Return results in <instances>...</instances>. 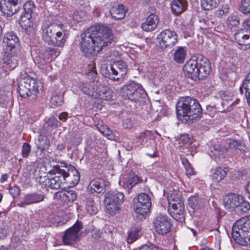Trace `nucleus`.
Instances as JSON below:
<instances>
[{
  "mask_svg": "<svg viewBox=\"0 0 250 250\" xmlns=\"http://www.w3.org/2000/svg\"><path fill=\"white\" fill-rule=\"evenodd\" d=\"M16 54H3V61L10 70L14 69L18 65V60L16 57Z\"/></svg>",
  "mask_w": 250,
  "mask_h": 250,
  "instance_id": "obj_33",
  "label": "nucleus"
},
{
  "mask_svg": "<svg viewBox=\"0 0 250 250\" xmlns=\"http://www.w3.org/2000/svg\"><path fill=\"white\" fill-rule=\"evenodd\" d=\"M188 206L194 210H197L202 206L201 201L196 196H191L188 200Z\"/></svg>",
  "mask_w": 250,
  "mask_h": 250,
  "instance_id": "obj_42",
  "label": "nucleus"
},
{
  "mask_svg": "<svg viewBox=\"0 0 250 250\" xmlns=\"http://www.w3.org/2000/svg\"><path fill=\"white\" fill-rule=\"evenodd\" d=\"M42 87L41 83L32 78L25 77L20 83L18 92L22 98H27L31 100L35 99L39 92V88Z\"/></svg>",
  "mask_w": 250,
  "mask_h": 250,
  "instance_id": "obj_7",
  "label": "nucleus"
},
{
  "mask_svg": "<svg viewBox=\"0 0 250 250\" xmlns=\"http://www.w3.org/2000/svg\"><path fill=\"white\" fill-rule=\"evenodd\" d=\"M35 64H36L38 66L41 68L43 69L47 61L44 59H42L40 57H36L34 60Z\"/></svg>",
  "mask_w": 250,
  "mask_h": 250,
  "instance_id": "obj_51",
  "label": "nucleus"
},
{
  "mask_svg": "<svg viewBox=\"0 0 250 250\" xmlns=\"http://www.w3.org/2000/svg\"><path fill=\"white\" fill-rule=\"evenodd\" d=\"M151 206L150 196L145 193H141L134 200L132 205L133 216L135 220L142 221L145 219V215L149 212Z\"/></svg>",
  "mask_w": 250,
  "mask_h": 250,
  "instance_id": "obj_6",
  "label": "nucleus"
},
{
  "mask_svg": "<svg viewBox=\"0 0 250 250\" xmlns=\"http://www.w3.org/2000/svg\"><path fill=\"white\" fill-rule=\"evenodd\" d=\"M168 211L170 215L176 221L182 222L185 219L184 205L168 208Z\"/></svg>",
  "mask_w": 250,
  "mask_h": 250,
  "instance_id": "obj_25",
  "label": "nucleus"
},
{
  "mask_svg": "<svg viewBox=\"0 0 250 250\" xmlns=\"http://www.w3.org/2000/svg\"><path fill=\"white\" fill-rule=\"evenodd\" d=\"M150 134V132L149 131H146L141 133L138 137H136L134 141L136 146L143 145L146 143Z\"/></svg>",
  "mask_w": 250,
  "mask_h": 250,
  "instance_id": "obj_40",
  "label": "nucleus"
},
{
  "mask_svg": "<svg viewBox=\"0 0 250 250\" xmlns=\"http://www.w3.org/2000/svg\"><path fill=\"white\" fill-rule=\"evenodd\" d=\"M48 126H51L52 127H57L61 125V123L58 121L56 117L53 116L49 118L46 123Z\"/></svg>",
  "mask_w": 250,
  "mask_h": 250,
  "instance_id": "obj_48",
  "label": "nucleus"
},
{
  "mask_svg": "<svg viewBox=\"0 0 250 250\" xmlns=\"http://www.w3.org/2000/svg\"><path fill=\"white\" fill-rule=\"evenodd\" d=\"M159 47L163 50L170 49L178 41L177 33L170 29L161 31L157 37Z\"/></svg>",
  "mask_w": 250,
  "mask_h": 250,
  "instance_id": "obj_12",
  "label": "nucleus"
},
{
  "mask_svg": "<svg viewBox=\"0 0 250 250\" xmlns=\"http://www.w3.org/2000/svg\"><path fill=\"white\" fill-rule=\"evenodd\" d=\"M240 142V141L230 139L227 140V143L229 145L230 147L235 148L236 149H237L238 147L239 146Z\"/></svg>",
  "mask_w": 250,
  "mask_h": 250,
  "instance_id": "obj_55",
  "label": "nucleus"
},
{
  "mask_svg": "<svg viewBox=\"0 0 250 250\" xmlns=\"http://www.w3.org/2000/svg\"><path fill=\"white\" fill-rule=\"evenodd\" d=\"M142 235L141 229L138 227H133L128 232L127 238V243L132 244Z\"/></svg>",
  "mask_w": 250,
  "mask_h": 250,
  "instance_id": "obj_36",
  "label": "nucleus"
},
{
  "mask_svg": "<svg viewBox=\"0 0 250 250\" xmlns=\"http://www.w3.org/2000/svg\"><path fill=\"white\" fill-rule=\"evenodd\" d=\"M153 224L156 231L159 234H167L171 229L170 222L166 215L161 214L157 216L154 219Z\"/></svg>",
  "mask_w": 250,
  "mask_h": 250,
  "instance_id": "obj_17",
  "label": "nucleus"
},
{
  "mask_svg": "<svg viewBox=\"0 0 250 250\" xmlns=\"http://www.w3.org/2000/svg\"><path fill=\"white\" fill-rule=\"evenodd\" d=\"M50 102L51 107L52 108H55L62 105L63 103L62 94L57 92L54 93L51 98Z\"/></svg>",
  "mask_w": 250,
  "mask_h": 250,
  "instance_id": "obj_38",
  "label": "nucleus"
},
{
  "mask_svg": "<svg viewBox=\"0 0 250 250\" xmlns=\"http://www.w3.org/2000/svg\"><path fill=\"white\" fill-rule=\"evenodd\" d=\"M169 208L177 207L178 205H184L182 199V194L179 191H174L167 197Z\"/></svg>",
  "mask_w": 250,
  "mask_h": 250,
  "instance_id": "obj_31",
  "label": "nucleus"
},
{
  "mask_svg": "<svg viewBox=\"0 0 250 250\" xmlns=\"http://www.w3.org/2000/svg\"><path fill=\"white\" fill-rule=\"evenodd\" d=\"M133 125V123L130 119H126L123 122V126L125 128L130 129Z\"/></svg>",
  "mask_w": 250,
  "mask_h": 250,
  "instance_id": "obj_56",
  "label": "nucleus"
},
{
  "mask_svg": "<svg viewBox=\"0 0 250 250\" xmlns=\"http://www.w3.org/2000/svg\"><path fill=\"white\" fill-rule=\"evenodd\" d=\"M54 198L65 203L73 202L77 198V194L73 190L61 191L54 194Z\"/></svg>",
  "mask_w": 250,
  "mask_h": 250,
  "instance_id": "obj_22",
  "label": "nucleus"
},
{
  "mask_svg": "<svg viewBox=\"0 0 250 250\" xmlns=\"http://www.w3.org/2000/svg\"><path fill=\"white\" fill-rule=\"evenodd\" d=\"M206 109L207 112L206 113L212 116L215 113L216 108L215 105H208L207 106Z\"/></svg>",
  "mask_w": 250,
  "mask_h": 250,
  "instance_id": "obj_57",
  "label": "nucleus"
},
{
  "mask_svg": "<svg viewBox=\"0 0 250 250\" xmlns=\"http://www.w3.org/2000/svg\"><path fill=\"white\" fill-rule=\"evenodd\" d=\"M59 168H60L59 166H56L54 168V174L55 176L53 177L47 178L45 179L43 181L42 177L40 176L39 182L42 186H44L45 188H49L52 189H58L61 188L62 185L64 183L63 179H62V175L58 174ZM45 178V177H44Z\"/></svg>",
  "mask_w": 250,
  "mask_h": 250,
  "instance_id": "obj_15",
  "label": "nucleus"
},
{
  "mask_svg": "<svg viewBox=\"0 0 250 250\" xmlns=\"http://www.w3.org/2000/svg\"><path fill=\"white\" fill-rule=\"evenodd\" d=\"M68 117V113L66 112H62L59 116V119L60 120L64 122L66 120Z\"/></svg>",
  "mask_w": 250,
  "mask_h": 250,
  "instance_id": "obj_64",
  "label": "nucleus"
},
{
  "mask_svg": "<svg viewBox=\"0 0 250 250\" xmlns=\"http://www.w3.org/2000/svg\"><path fill=\"white\" fill-rule=\"evenodd\" d=\"M19 4L0 2V8L2 12L7 17H11L19 10Z\"/></svg>",
  "mask_w": 250,
  "mask_h": 250,
  "instance_id": "obj_27",
  "label": "nucleus"
},
{
  "mask_svg": "<svg viewBox=\"0 0 250 250\" xmlns=\"http://www.w3.org/2000/svg\"><path fill=\"white\" fill-rule=\"evenodd\" d=\"M31 151V146L27 143H24L23 144L21 149V154L23 158H27L28 157L29 153Z\"/></svg>",
  "mask_w": 250,
  "mask_h": 250,
  "instance_id": "obj_49",
  "label": "nucleus"
},
{
  "mask_svg": "<svg viewBox=\"0 0 250 250\" xmlns=\"http://www.w3.org/2000/svg\"><path fill=\"white\" fill-rule=\"evenodd\" d=\"M79 88L82 90V91L88 95H90L91 96H96L95 93H96V89H95L94 88H90L87 86V84L85 83H81L79 86Z\"/></svg>",
  "mask_w": 250,
  "mask_h": 250,
  "instance_id": "obj_44",
  "label": "nucleus"
},
{
  "mask_svg": "<svg viewBox=\"0 0 250 250\" xmlns=\"http://www.w3.org/2000/svg\"><path fill=\"white\" fill-rule=\"evenodd\" d=\"M227 148L219 144H212L209 147V155L210 156L217 161V159L226 157Z\"/></svg>",
  "mask_w": 250,
  "mask_h": 250,
  "instance_id": "obj_23",
  "label": "nucleus"
},
{
  "mask_svg": "<svg viewBox=\"0 0 250 250\" xmlns=\"http://www.w3.org/2000/svg\"><path fill=\"white\" fill-rule=\"evenodd\" d=\"M234 40L239 45H250V31L246 29L237 30L234 34Z\"/></svg>",
  "mask_w": 250,
  "mask_h": 250,
  "instance_id": "obj_21",
  "label": "nucleus"
},
{
  "mask_svg": "<svg viewBox=\"0 0 250 250\" xmlns=\"http://www.w3.org/2000/svg\"><path fill=\"white\" fill-rule=\"evenodd\" d=\"M239 10L245 14H250V0H242Z\"/></svg>",
  "mask_w": 250,
  "mask_h": 250,
  "instance_id": "obj_45",
  "label": "nucleus"
},
{
  "mask_svg": "<svg viewBox=\"0 0 250 250\" xmlns=\"http://www.w3.org/2000/svg\"><path fill=\"white\" fill-rule=\"evenodd\" d=\"M228 171V168L226 167H218L212 169L211 176L212 182L214 184L219 183L226 176Z\"/></svg>",
  "mask_w": 250,
  "mask_h": 250,
  "instance_id": "obj_28",
  "label": "nucleus"
},
{
  "mask_svg": "<svg viewBox=\"0 0 250 250\" xmlns=\"http://www.w3.org/2000/svg\"><path fill=\"white\" fill-rule=\"evenodd\" d=\"M185 75L194 81L207 78L211 71V64L208 59L201 54L192 56L183 66Z\"/></svg>",
  "mask_w": 250,
  "mask_h": 250,
  "instance_id": "obj_2",
  "label": "nucleus"
},
{
  "mask_svg": "<svg viewBox=\"0 0 250 250\" xmlns=\"http://www.w3.org/2000/svg\"><path fill=\"white\" fill-rule=\"evenodd\" d=\"M219 2V0H202L201 6L205 10H211L216 8Z\"/></svg>",
  "mask_w": 250,
  "mask_h": 250,
  "instance_id": "obj_39",
  "label": "nucleus"
},
{
  "mask_svg": "<svg viewBox=\"0 0 250 250\" xmlns=\"http://www.w3.org/2000/svg\"><path fill=\"white\" fill-rule=\"evenodd\" d=\"M97 73L95 71H91L87 74L88 79L91 82H95L97 78Z\"/></svg>",
  "mask_w": 250,
  "mask_h": 250,
  "instance_id": "obj_58",
  "label": "nucleus"
},
{
  "mask_svg": "<svg viewBox=\"0 0 250 250\" xmlns=\"http://www.w3.org/2000/svg\"><path fill=\"white\" fill-rule=\"evenodd\" d=\"M65 36V33L59 30L56 33V36H54L51 40V42L49 43V45L58 47L63 46L66 41Z\"/></svg>",
  "mask_w": 250,
  "mask_h": 250,
  "instance_id": "obj_32",
  "label": "nucleus"
},
{
  "mask_svg": "<svg viewBox=\"0 0 250 250\" xmlns=\"http://www.w3.org/2000/svg\"><path fill=\"white\" fill-rule=\"evenodd\" d=\"M91 234L92 237L96 240L100 239L102 236V232L99 229H94L91 230Z\"/></svg>",
  "mask_w": 250,
  "mask_h": 250,
  "instance_id": "obj_53",
  "label": "nucleus"
},
{
  "mask_svg": "<svg viewBox=\"0 0 250 250\" xmlns=\"http://www.w3.org/2000/svg\"><path fill=\"white\" fill-rule=\"evenodd\" d=\"M85 207L87 211L90 214H95L98 211L97 206L91 197H88L86 199Z\"/></svg>",
  "mask_w": 250,
  "mask_h": 250,
  "instance_id": "obj_37",
  "label": "nucleus"
},
{
  "mask_svg": "<svg viewBox=\"0 0 250 250\" xmlns=\"http://www.w3.org/2000/svg\"><path fill=\"white\" fill-rule=\"evenodd\" d=\"M159 22L158 17L154 14L149 15L146 19V21L142 24L143 30L149 32L154 30Z\"/></svg>",
  "mask_w": 250,
  "mask_h": 250,
  "instance_id": "obj_24",
  "label": "nucleus"
},
{
  "mask_svg": "<svg viewBox=\"0 0 250 250\" xmlns=\"http://www.w3.org/2000/svg\"><path fill=\"white\" fill-rule=\"evenodd\" d=\"M186 55L187 48L179 46L174 53L173 59L176 62L182 63L185 61Z\"/></svg>",
  "mask_w": 250,
  "mask_h": 250,
  "instance_id": "obj_35",
  "label": "nucleus"
},
{
  "mask_svg": "<svg viewBox=\"0 0 250 250\" xmlns=\"http://www.w3.org/2000/svg\"><path fill=\"white\" fill-rule=\"evenodd\" d=\"M20 192V189L17 186H14L9 189V193L13 198L18 196Z\"/></svg>",
  "mask_w": 250,
  "mask_h": 250,
  "instance_id": "obj_54",
  "label": "nucleus"
},
{
  "mask_svg": "<svg viewBox=\"0 0 250 250\" xmlns=\"http://www.w3.org/2000/svg\"><path fill=\"white\" fill-rule=\"evenodd\" d=\"M177 116L184 118L187 121H193L200 118L203 110L198 101L190 97H182L176 105Z\"/></svg>",
  "mask_w": 250,
  "mask_h": 250,
  "instance_id": "obj_3",
  "label": "nucleus"
},
{
  "mask_svg": "<svg viewBox=\"0 0 250 250\" xmlns=\"http://www.w3.org/2000/svg\"><path fill=\"white\" fill-rule=\"evenodd\" d=\"M35 9V5L32 0L26 1L23 5V11L20 16V24L25 30L32 25V15Z\"/></svg>",
  "mask_w": 250,
  "mask_h": 250,
  "instance_id": "obj_14",
  "label": "nucleus"
},
{
  "mask_svg": "<svg viewBox=\"0 0 250 250\" xmlns=\"http://www.w3.org/2000/svg\"><path fill=\"white\" fill-rule=\"evenodd\" d=\"M142 182V180L137 175L133 173H130L125 182L124 183L123 187L125 189L129 190L136 185Z\"/></svg>",
  "mask_w": 250,
  "mask_h": 250,
  "instance_id": "obj_30",
  "label": "nucleus"
},
{
  "mask_svg": "<svg viewBox=\"0 0 250 250\" xmlns=\"http://www.w3.org/2000/svg\"><path fill=\"white\" fill-rule=\"evenodd\" d=\"M121 94L124 98L135 102L145 98L146 93L141 84L130 82L121 88Z\"/></svg>",
  "mask_w": 250,
  "mask_h": 250,
  "instance_id": "obj_8",
  "label": "nucleus"
},
{
  "mask_svg": "<svg viewBox=\"0 0 250 250\" xmlns=\"http://www.w3.org/2000/svg\"><path fill=\"white\" fill-rule=\"evenodd\" d=\"M124 198L125 196L122 192L110 191L105 193L104 203L107 212L111 215L117 213Z\"/></svg>",
  "mask_w": 250,
  "mask_h": 250,
  "instance_id": "obj_9",
  "label": "nucleus"
},
{
  "mask_svg": "<svg viewBox=\"0 0 250 250\" xmlns=\"http://www.w3.org/2000/svg\"><path fill=\"white\" fill-rule=\"evenodd\" d=\"M83 229L82 222L77 221L71 227L65 230L62 236V241L65 245H71L78 240Z\"/></svg>",
  "mask_w": 250,
  "mask_h": 250,
  "instance_id": "obj_13",
  "label": "nucleus"
},
{
  "mask_svg": "<svg viewBox=\"0 0 250 250\" xmlns=\"http://www.w3.org/2000/svg\"><path fill=\"white\" fill-rule=\"evenodd\" d=\"M248 77V74L247 75L246 79L243 81L242 86L240 87V88H239V91H240V93L241 94H242L243 93L244 90H245V96H246V98L247 99V101L248 104L250 106V104L249 103L248 100V95L247 94L248 93H247V92H246L247 89L246 88V87H244V83L245 82V81L247 80Z\"/></svg>",
  "mask_w": 250,
  "mask_h": 250,
  "instance_id": "obj_59",
  "label": "nucleus"
},
{
  "mask_svg": "<svg viewBox=\"0 0 250 250\" xmlns=\"http://www.w3.org/2000/svg\"><path fill=\"white\" fill-rule=\"evenodd\" d=\"M7 233V229L5 227H0V239H3L5 237Z\"/></svg>",
  "mask_w": 250,
  "mask_h": 250,
  "instance_id": "obj_63",
  "label": "nucleus"
},
{
  "mask_svg": "<svg viewBox=\"0 0 250 250\" xmlns=\"http://www.w3.org/2000/svg\"><path fill=\"white\" fill-rule=\"evenodd\" d=\"M244 87L247 89L246 92H247L248 100L250 104V72L248 74V77L244 83Z\"/></svg>",
  "mask_w": 250,
  "mask_h": 250,
  "instance_id": "obj_52",
  "label": "nucleus"
},
{
  "mask_svg": "<svg viewBox=\"0 0 250 250\" xmlns=\"http://www.w3.org/2000/svg\"><path fill=\"white\" fill-rule=\"evenodd\" d=\"M97 83L99 85H96V94H97V98H100L102 100L105 101H109L112 99L113 95L112 93L110 91L102 90L101 87L103 88L104 86L99 83V82L97 81Z\"/></svg>",
  "mask_w": 250,
  "mask_h": 250,
  "instance_id": "obj_34",
  "label": "nucleus"
},
{
  "mask_svg": "<svg viewBox=\"0 0 250 250\" xmlns=\"http://www.w3.org/2000/svg\"><path fill=\"white\" fill-rule=\"evenodd\" d=\"M242 196L235 193H229L224 199V205L226 209L229 211H236Z\"/></svg>",
  "mask_w": 250,
  "mask_h": 250,
  "instance_id": "obj_19",
  "label": "nucleus"
},
{
  "mask_svg": "<svg viewBox=\"0 0 250 250\" xmlns=\"http://www.w3.org/2000/svg\"><path fill=\"white\" fill-rule=\"evenodd\" d=\"M239 204L235 211L238 213L243 214L246 213L250 209V203L246 201L243 196L242 200L240 202Z\"/></svg>",
  "mask_w": 250,
  "mask_h": 250,
  "instance_id": "obj_41",
  "label": "nucleus"
},
{
  "mask_svg": "<svg viewBox=\"0 0 250 250\" xmlns=\"http://www.w3.org/2000/svg\"><path fill=\"white\" fill-rule=\"evenodd\" d=\"M112 18L115 20H121L124 18L126 10L123 4H119L118 6H113L109 11Z\"/></svg>",
  "mask_w": 250,
  "mask_h": 250,
  "instance_id": "obj_29",
  "label": "nucleus"
},
{
  "mask_svg": "<svg viewBox=\"0 0 250 250\" xmlns=\"http://www.w3.org/2000/svg\"><path fill=\"white\" fill-rule=\"evenodd\" d=\"M101 71L104 77L114 81L122 82L127 73V65L125 61L119 60L103 67Z\"/></svg>",
  "mask_w": 250,
  "mask_h": 250,
  "instance_id": "obj_5",
  "label": "nucleus"
},
{
  "mask_svg": "<svg viewBox=\"0 0 250 250\" xmlns=\"http://www.w3.org/2000/svg\"><path fill=\"white\" fill-rule=\"evenodd\" d=\"M139 250H158V248L153 245H150V246L144 245L140 248Z\"/></svg>",
  "mask_w": 250,
  "mask_h": 250,
  "instance_id": "obj_60",
  "label": "nucleus"
},
{
  "mask_svg": "<svg viewBox=\"0 0 250 250\" xmlns=\"http://www.w3.org/2000/svg\"><path fill=\"white\" fill-rule=\"evenodd\" d=\"M231 236L237 244L244 246L250 245V218L243 222L237 220L232 227Z\"/></svg>",
  "mask_w": 250,
  "mask_h": 250,
  "instance_id": "obj_4",
  "label": "nucleus"
},
{
  "mask_svg": "<svg viewBox=\"0 0 250 250\" xmlns=\"http://www.w3.org/2000/svg\"><path fill=\"white\" fill-rule=\"evenodd\" d=\"M106 181L103 178H96L91 181L87 187V189L91 193L104 192L106 186Z\"/></svg>",
  "mask_w": 250,
  "mask_h": 250,
  "instance_id": "obj_20",
  "label": "nucleus"
},
{
  "mask_svg": "<svg viewBox=\"0 0 250 250\" xmlns=\"http://www.w3.org/2000/svg\"><path fill=\"white\" fill-rule=\"evenodd\" d=\"M20 46V40L13 31L5 33L2 42L3 53L17 54Z\"/></svg>",
  "mask_w": 250,
  "mask_h": 250,
  "instance_id": "obj_11",
  "label": "nucleus"
},
{
  "mask_svg": "<svg viewBox=\"0 0 250 250\" xmlns=\"http://www.w3.org/2000/svg\"><path fill=\"white\" fill-rule=\"evenodd\" d=\"M44 199V195L42 192H33L24 195L22 200L18 206L20 207L25 208L26 206L42 202Z\"/></svg>",
  "mask_w": 250,
  "mask_h": 250,
  "instance_id": "obj_18",
  "label": "nucleus"
},
{
  "mask_svg": "<svg viewBox=\"0 0 250 250\" xmlns=\"http://www.w3.org/2000/svg\"><path fill=\"white\" fill-rule=\"evenodd\" d=\"M111 30L104 25H92L81 35L79 46L86 57L90 58L108 46L113 41Z\"/></svg>",
  "mask_w": 250,
  "mask_h": 250,
  "instance_id": "obj_1",
  "label": "nucleus"
},
{
  "mask_svg": "<svg viewBox=\"0 0 250 250\" xmlns=\"http://www.w3.org/2000/svg\"><path fill=\"white\" fill-rule=\"evenodd\" d=\"M44 53L46 56L57 57L59 54V51L58 49L48 47L45 48Z\"/></svg>",
  "mask_w": 250,
  "mask_h": 250,
  "instance_id": "obj_50",
  "label": "nucleus"
},
{
  "mask_svg": "<svg viewBox=\"0 0 250 250\" xmlns=\"http://www.w3.org/2000/svg\"><path fill=\"white\" fill-rule=\"evenodd\" d=\"M59 166L60 168L57 173L62 175L64 183L72 186L76 185L80 179V175L77 169L73 166H68L65 162H61Z\"/></svg>",
  "mask_w": 250,
  "mask_h": 250,
  "instance_id": "obj_10",
  "label": "nucleus"
},
{
  "mask_svg": "<svg viewBox=\"0 0 250 250\" xmlns=\"http://www.w3.org/2000/svg\"><path fill=\"white\" fill-rule=\"evenodd\" d=\"M229 9V8L228 4L223 5L222 8L219 10V14L223 15L224 14L228 13Z\"/></svg>",
  "mask_w": 250,
  "mask_h": 250,
  "instance_id": "obj_62",
  "label": "nucleus"
},
{
  "mask_svg": "<svg viewBox=\"0 0 250 250\" xmlns=\"http://www.w3.org/2000/svg\"><path fill=\"white\" fill-rule=\"evenodd\" d=\"M240 24V20L239 17L236 15L229 16L227 21L228 26L231 28L232 27H236Z\"/></svg>",
  "mask_w": 250,
  "mask_h": 250,
  "instance_id": "obj_43",
  "label": "nucleus"
},
{
  "mask_svg": "<svg viewBox=\"0 0 250 250\" xmlns=\"http://www.w3.org/2000/svg\"><path fill=\"white\" fill-rule=\"evenodd\" d=\"M179 144L185 146V147H188L191 144V141L188 134L181 135L178 139Z\"/></svg>",
  "mask_w": 250,
  "mask_h": 250,
  "instance_id": "obj_46",
  "label": "nucleus"
},
{
  "mask_svg": "<svg viewBox=\"0 0 250 250\" xmlns=\"http://www.w3.org/2000/svg\"><path fill=\"white\" fill-rule=\"evenodd\" d=\"M62 24H58L56 22L44 24L42 26V36L43 40L49 44L54 37L55 34L59 30L62 29Z\"/></svg>",
  "mask_w": 250,
  "mask_h": 250,
  "instance_id": "obj_16",
  "label": "nucleus"
},
{
  "mask_svg": "<svg viewBox=\"0 0 250 250\" xmlns=\"http://www.w3.org/2000/svg\"><path fill=\"white\" fill-rule=\"evenodd\" d=\"M188 5L186 0H172L170 3L171 11L174 15H180L187 9Z\"/></svg>",
  "mask_w": 250,
  "mask_h": 250,
  "instance_id": "obj_26",
  "label": "nucleus"
},
{
  "mask_svg": "<svg viewBox=\"0 0 250 250\" xmlns=\"http://www.w3.org/2000/svg\"><path fill=\"white\" fill-rule=\"evenodd\" d=\"M81 142V138L78 137L73 136L71 138V143L72 145H78Z\"/></svg>",
  "mask_w": 250,
  "mask_h": 250,
  "instance_id": "obj_61",
  "label": "nucleus"
},
{
  "mask_svg": "<svg viewBox=\"0 0 250 250\" xmlns=\"http://www.w3.org/2000/svg\"><path fill=\"white\" fill-rule=\"evenodd\" d=\"M85 17V13L82 11H76L73 14V19L76 22L82 21Z\"/></svg>",
  "mask_w": 250,
  "mask_h": 250,
  "instance_id": "obj_47",
  "label": "nucleus"
}]
</instances>
